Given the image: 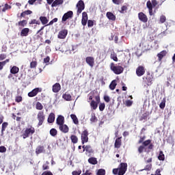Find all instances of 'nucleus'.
I'll return each mask as SVG.
<instances>
[{
  "instance_id": "f257e3e1",
  "label": "nucleus",
  "mask_w": 175,
  "mask_h": 175,
  "mask_svg": "<svg viewBox=\"0 0 175 175\" xmlns=\"http://www.w3.org/2000/svg\"><path fill=\"white\" fill-rule=\"evenodd\" d=\"M128 169V164L126 163H121L118 168H114L113 170V174L115 175H124L126 173V170Z\"/></svg>"
},
{
  "instance_id": "f03ea898",
  "label": "nucleus",
  "mask_w": 175,
  "mask_h": 175,
  "mask_svg": "<svg viewBox=\"0 0 175 175\" xmlns=\"http://www.w3.org/2000/svg\"><path fill=\"white\" fill-rule=\"evenodd\" d=\"M110 69L115 75H121L124 72V68L121 66H117L114 63H111Z\"/></svg>"
},
{
  "instance_id": "7ed1b4c3",
  "label": "nucleus",
  "mask_w": 175,
  "mask_h": 175,
  "mask_svg": "<svg viewBox=\"0 0 175 175\" xmlns=\"http://www.w3.org/2000/svg\"><path fill=\"white\" fill-rule=\"evenodd\" d=\"M95 100H92L90 102V107L92 110H96L98 109V105L100 103V96L99 95L96 96Z\"/></svg>"
},
{
  "instance_id": "20e7f679",
  "label": "nucleus",
  "mask_w": 175,
  "mask_h": 175,
  "mask_svg": "<svg viewBox=\"0 0 175 175\" xmlns=\"http://www.w3.org/2000/svg\"><path fill=\"white\" fill-rule=\"evenodd\" d=\"M37 120L38 121V126H42L43 125V122H44V120H46V116L44 115V111H40L37 115Z\"/></svg>"
},
{
  "instance_id": "39448f33",
  "label": "nucleus",
  "mask_w": 175,
  "mask_h": 175,
  "mask_svg": "<svg viewBox=\"0 0 175 175\" xmlns=\"http://www.w3.org/2000/svg\"><path fill=\"white\" fill-rule=\"evenodd\" d=\"M35 133V128L32 126L30 128H27L23 133L22 134V137L23 139H27V137H29V135H33Z\"/></svg>"
},
{
  "instance_id": "423d86ee",
  "label": "nucleus",
  "mask_w": 175,
  "mask_h": 175,
  "mask_svg": "<svg viewBox=\"0 0 175 175\" xmlns=\"http://www.w3.org/2000/svg\"><path fill=\"white\" fill-rule=\"evenodd\" d=\"M77 14H81V12L85 9V5L84 4V1L83 0H80L77 3Z\"/></svg>"
},
{
  "instance_id": "0eeeda50",
  "label": "nucleus",
  "mask_w": 175,
  "mask_h": 175,
  "mask_svg": "<svg viewBox=\"0 0 175 175\" xmlns=\"http://www.w3.org/2000/svg\"><path fill=\"white\" fill-rule=\"evenodd\" d=\"M5 118L3 117V115H0V125L2 124L1 126V135H3V133L5 131H6V129L8 128V126L9 125V123L8 122H4L3 120Z\"/></svg>"
},
{
  "instance_id": "6e6552de",
  "label": "nucleus",
  "mask_w": 175,
  "mask_h": 175,
  "mask_svg": "<svg viewBox=\"0 0 175 175\" xmlns=\"http://www.w3.org/2000/svg\"><path fill=\"white\" fill-rule=\"evenodd\" d=\"M88 130L85 129L81 135V140L82 144H84L85 143H88Z\"/></svg>"
},
{
  "instance_id": "1a4fd4ad",
  "label": "nucleus",
  "mask_w": 175,
  "mask_h": 175,
  "mask_svg": "<svg viewBox=\"0 0 175 175\" xmlns=\"http://www.w3.org/2000/svg\"><path fill=\"white\" fill-rule=\"evenodd\" d=\"M135 73L138 77H142L146 73V68L143 66H139L136 68Z\"/></svg>"
},
{
  "instance_id": "9d476101",
  "label": "nucleus",
  "mask_w": 175,
  "mask_h": 175,
  "mask_svg": "<svg viewBox=\"0 0 175 175\" xmlns=\"http://www.w3.org/2000/svg\"><path fill=\"white\" fill-rule=\"evenodd\" d=\"M39 92H42V88H36L33 90L29 92L27 95L29 98H33V96H36V95H38Z\"/></svg>"
},
{
  "instance_id": "9b49d317",
  "label": "nucleus",
  "mask_w": 175,
  "mask_h": 175,
  "mask_svg": "<svg viewBox=\"0 0 175 175\" xmlns=\"http://www.w3.org/2000/svg\"><path fill=\"white\" fill-rule=\"evenodd\" d=\"M69 18H73V11H68L65 13L62 16V23H65Z\"/></svg>"
},
{
  "instance_id": "f8f14e48",
  "label": "nucleus",
  "mask_w": 175,
  "mask_h": 175,
  "mask_svg": "<svg viewBox=\"0 0 175 175\" xmlns=\"http://www.w3.org/2000/svg\"><path fill=\"white\" fill-rule=\"evenodd\" d=\"M68 36V29H64L59 31L57 38L58 39H66Z\"/></svg>"
},
{
  "instance_id": "ddd939ff",
  "label": "nucleus",
  "mask_w": 175,
  "mask_h": 175,
  "mask_svg": "<svg viewBox=\"0 0 175 175\" xmlns=\"http://www.w3.org/2000/svg\"><path fill=\"white\" fill-rule=\"evenodd\" d=\"M86 64L90 66V68H94L95 65V58L94 57L88 56L85 58Z\"/></svg>"
},
{
  "instance_id": "4468645a",
  "label": "nucleus",
  "mask_w": 175,
  "mask_h": 175,
  "mask_svg": "<svg viewBox=\"0 0 175 175\" xmlns=\"http://www.w3.org/2000/svg\"><path fill=\"white\" fill-rule=\"evenodd\" d=\"M138 18L139 21H142V23H147V21H148L147 15H146L144 12H139L138 14Z\"/></svg>"
},
{
  "instance_id": "2eb2a0df",
  "label": "nucleus",
  "mask_w": 175,
  "mask_h": 175,
  "mask_svg": "<svg viewBox=\"0 0 175 175\" xmlns=\"http://www.w3.org/2000/svg\"><path fill=\"white\" fill-rule=\"evenodd\" d=\"M46 152V149H44V146L42 145H39L36 148V155H39V154H44Z\"/></svg>"
},
{
  "instance_id": "dca6fc26",
  "label": "nucleus",
  "mask_w": 175,
  "mask_h": 175,
  "mask_svg": "<svg viewBox=\"0 0 175 175\" xmlns=\"http://www.w3.org/2000/svg\"><path fill=\"white\" fill-rule=\"evenodd\" d=\"M56 124L59 126L65 124V118L62 115H59L56 119Z\"/></svg>"
},
{
  "instance_id": "f3484780",
  "label": "nucleus",
  "mask_w": 175,
  "mask_h": 175,
  "mask_svg": "<svg viewBox=\"0 0 175 175\" xmlns=\"http://www.w3.org/2000/svg\"><path fill=\"white\" fill-rule=\"evenodd\" d=\"M142 146L144 147H147V146H148V150H152V148H154V144H151V139H147L144 141L142 143Z\"/></svg>"
},
{
  "instance_id": "a211bd4d",
  "label": "nucleus",
  "mask_w": 175,
  "mask_h": 175,
  "mask_svg": "<svg viewBox=\"0 0 175 175\" xmlns=\"http://www.w3.org/2000/svg\"><path fill=\"white\" fill-rule=\"evenodd\" d=\"M52 91L55 94H57V92H59V91H61V84H59V83H55L53 85Z\"/></svg>"
},
{
  "instance_id": "6ab92c4d",
  "label": "nucleus",
  "mask_w": 175,
  "mask_h": 175,
  "mask_svg": "<svg viewBox=\"0 0 175 175\" xmlns=\"http://www.w3.org/2000/svg\"><path fill=\"white\" fill-rule=\"evenodd\" d=\"M59 131L63 132V133H68L69 132V127L68 125L63 124L59 126Z\"/></svg>"
},
{
  "instance_id": "aec40b11",
  "label": "nucleus",
  "mask_w": 175,
  "mask_h": 175,
  "mask_svg": "<svg viewBox=\"0 0 175 175\" xmlns=\"http://www.w3.org/2000/svg\"><path fill=\"white\" fill-rule=\"evenodd\" d=\"M122 137H120L117 138L115 141L114 147L115 148H120L122 144V141L121 140Z\"/></svg>"
},
{
  "instance_id": "412c9836",
  "label": "nucleus",
  "mask_w": 175,
  "mask_h": 175,
  "mask_svg": "<svg viewBox=\"0 0 175 175\" xmlns=\"http://www.w3.org/2000/svg\"><path fill=\"white\" fill-rule=\"evenodd\" d=\"M146 8H148V10H149V14L150 16H152V3L151 2V1H148L146 3Z\"/></svg>"
},
{
  "instance_id": "4be33fe9",
  "label": "nucleus",
  "mask_w": 175,
  "mask_h": 175,
  "mask_svg": "<svg viewBox=\"0 0 175 175\" xmlns=\"http://www.w3.org/2000/svg\"><path fill=\"white\" fill-rule=\"evenodd\" d=\"M167 52L166 51H162L159 53L157 54L158 61L161 62L162 59H163V57H166Z\"/></svg>"
},
{
  "instance_id": "5701e85b",
  "label": "nucleus",
  "mask_w": 175,
  "mask_h": 175,
  "mask_svg": "<svg viewBox=\"0 0 175 175\" xmlns=\"http://www.w3.org/2000/svg\"><path fill=\"white\" fill-rule=\"evenodd\" d=\"M62 98L67 102H70V100H72V95L68 92H66L62 95Z\"/></svg>"
},
{
  "instance_id": "b1692460",
  "label": "nucleus",
  "mask_w": 175,
  "mask_h": 175,
  "mask_svg": "<svg viewBox=\"0 0 175 175\" xmlns=\"http://www.w3.org/2000/svg\"><path fill=\"white\" fill-rule=\"evenodd\" d=\"M18 72H20V68L18 67H17L16 66H13L12 67H11L10 73L12 75H17V73H18Z\"/></svg>"
},
{
  "instance_id": "393cba45",
  "label": "nucleus",
  "mask_w": 175,
  "mask_h": 175,
  "mask_svg": "<svg viewBox=\"0 0 175 175\" xmlns=\"http://www.w3.org/2000/svg\"><path fill=\"white\" fill-rule=\"evenodd\" d=\"M54 121H55V114H54V113H51L48 117V122L49 124H53Z\"/></svg>"
},
{
  "instance_id": "a878e982",
  "label": "nucleus",
  "mask_w": 175,
  "mask_h": 175,
  "mask_svg": "<svg viewBox=\"0 0 175 175\" xmlns=\"http://www.w3.org/2000/svg\"><path fill=\"white\" fill-rule=\"evenodd\" d=\"M39 20L42 25H47V24L49 23V18L46 16H40L39 18Z\"/></svg>"
},
{
  "instance_id": "bb28decb",
  "label": "nucleus",
  "mask_w": 175,
  "mask_h": 175,
  "mask_svg": "<svg viewBox=\"0 0 175 175\" xmlns=\"http://www.w3.org/2000/svg\"><path fill=\"white\" fill-rule=\"evenodd\" d=\"M107 17L109 20H111V21H116V15L113 14L112 12H107Z\"/></svg>"
},
{
  "instance_id": "cd10ccee",
  "label": "nucleus",
  "mask_w": 175,
  "mask_h": 175,
  "mask_svg": "<svg viewBox=\"0 0 175 175\" xmlns=\"http://www.w3.org/2000/svg\"><path fill=\"white\" fill-rule=\"evenodd\" d=\"M29 33V28H24L21 31V36H28Z\"/></svg>"
},
{
  "instance_id": "c85d7f7f",
  "label": "nucleus",
  "mask_w": 175,
  "mask_h": 175,
  "mask_svg": "<svg viewBox=\"0 0 175 175\" xmlns=\"http://www.w3.org/2000/svg\"><path fill=\"white\" fill-rule=\"evenodd\" d=\"M64 3V0H55L52 3V8H55L56 6H58V5H62Z\"/></svg>"
},
{
  "instance_id": "c756f323",
  "label": "nucleus",
  "mask_w": 175,
  "mask_h": 175,
  "mask_svg": "<svg viewBox=\"0 0 175 175\" xmlns=\"http://www.w3.org/2000/svg\"><path fill=\"white\" fill-rule=\"evenodd\" d=\"M70 118L71 120H72V122H74V124H75V125H79V119L77 118V116H76V115L71 114Z\"/></svg>"
},
{
  "instance_id": "7c9ffc66",
  "label": "nucleus",
  "mask_w": 175,
  "mask_h": 175,
  "mask_svg": "<svg viewBox=\"0 0 175 175\" xmlns=\"http://www.w3.org/2000/svg\"><path fill=\"white\" fill-rule=\"evenodd\" d=\"M70 139L72 143H73V144H76L79 142V138L77 137V136H76L75 135H72L70 137Z\"/></svg>"
},
{
  "instance_id": "2f4dec72",
  "label": "nucleus",
  "mask_w": 175,
  "mask_h": 175,
  "mask_svg": "<svg viewBox=\"0 0 175 175\" xmlns=\"http://www.w3.org/2000/svg\"><path fill=\"white\" fill-rule=\"evenodd\" d=\"M148 116H150V112L146 111L145 112L140 118L139 121H143L144 120L145 121H147V118H148Z\"/></svg>"
},
{
  "instance_id": "473e14b6",
  "label": "nucleus",
  "mask_w": 175,
  "mask_h": 175,
  "mask_svg": "<svg viewBox=\"0 0 175 175\" xmlns=\"http://www.w3.org/2000/svg\"><path fill=\"white\" fill-rule=\"evenodd\" d=\"M116 87H117V81L113 80L111 81V83L109 85V88L111 90V91L116 90Z\"/></svg>"
},
{
  "instance_id": "72a5a7b5",
  "label": "nucleus",
  "mask_w": 175,
  "mask_h": 175,
  "mask_svg": "<svg viewBox=\"0 0 175 175\" xmlns=\"http://www.w3.org/2000/svg\"><path fill=\"white\" fill-rule=\"evenodd\" d=\"M88 162L91 165H97L98 164V160H96V158H95V157H90L88 159Z\"/></svg>"
},
{
  "instance_id": "f704fd0d",
  "label": "nucleus",
  "mask_w": 175,
  "mask_h": 175,
  "mask_svg": "<svg viewBox=\"0 0 175 175\" xmlns=\"http://www.w3.org/2000/svg\"><path fill=\"white\" fill-rule=\"evenodd\" d=\"M10 62V59H6L3 62H0V70H2V69H3V66H5V65H6Z\"/></svg>"
},
{
  "instance_id": "c9c22d12",
  "label": "nucleus",
  "mask_w": 175,
  "mask_h": 175,
  "mask_svg": "<svg viewBox=\"0 0 175 175\" xmlns=\"http://www.w3.org/2000/svg\"><path fill=\"white\" fill-rule=\"evenodd\" d=\"M27 23L28 22L27 21V20H23L16 23V25H18V27H25V25H27Z\"/></svg>"
},
{
  "instance_id": "e433bc0d",
  "label": "nucleus",
  "mask_w": 175,
  "mask_h": 175,
  "mask_svg": "<svg viewBox=\"0 0 175 175\" xmlns=\"http://www.w3.org/2000/svg\"><path fill=\"white\" fill-rule=\"evenodd\" d=\"M159 161H165V154H163V151L160 150L158 156Z\"/></svg>"
},
{
  "instance_id": "4c0bfd02",
  "label": "nucleus",
  "mask_w": 175,
  "mask_h": 175,
  "mask_svg": "<svg viewBox=\"0 0 175 175\" xmlns=\"http://www.w3.org/2000/svg\"><path fill=\"white\" fill-rule=\"evenodd\" d=\"M111 59H113V61H115V62H118V57H117V53L113 52L111 54L110 56Z\"/></svg>"
},
{
  "instance_id": "58836bf2",
  "label": "nucleus",
  "mask_w": 175,
  "mask_h": 175,
  "mask_svg": "<svg viewBox=\"0 0 175 175\" xmlns=\"http://www.w3.org/2000/svg\"><path fill=\"white\" fill-rule=\"evenodd\" d=\"M97 121H98V118H96L95 113H92L91 118H90V122H96Z\"/></svg>"
},
{
  "instance_id": "ea45409f",
  "label": "nucleus",
  "mask_w": 175,
  "mask_h": 175,
  "mask_svg": "<svg viewBox=\"0 0 175 175\" xmlns=\"http://www.w3.org/2000/svg\"><path fill=\"white\" fill-rule=\"evenodd\" d=\"M49 133L51 136L55 137V136H57V133H58V131H57V129H51Z\"/></svg>"
},
{
  "instance_id": "a19ab883",
  "label": "nucleus",
  "mask_w": 175,
  "mask_h": 175,
  "mask_svg": "<svg viewBox=\"0 0 175 175\" xmlns=\"http://www.w3.org/2000/svg\"><path fill=\"white\" fill-rule=\"evenodd\" d=\"M49 165H50V163L49 161H46V163L42 165V170H49V169H50V166H49Z\"/></svg>"
},
{
  "instance_id": "79ce46f5",
  "label": "nucleus",
  "mask_w": 175,
  "mask_h": 175,
  "mask_svg": "<svg viewBox=\"0 0 175 175\" xmlns=\"http://www.w3.org/2000/svg\"><path fill=\"white\" fill-rule=\"evenodd\" d=\"M86 152L88 154H92L94 152V150L92 149V147H91L90 145L86 146Z\"/></svg>"
},
{
  "instance_id": "37998d69",
  "label": "nucleus",
  "mask_w": 175,
  "mask_h": 175,
  "mask_svg": "<svg viewBox=\"0 0 175 175\" xmlns=\"http://www.w3.org/2000/svg\"><path fill=\"white\" fill-rule=\"evenodd\" d=\"M165 106H166V100L165 98H163L159 105V107H160V109H165Z\"/></svg>"
},
{
  "instance_id": "c03bdc74",
  "label": "nucleus",
  "mask_w": 175,
  "mask_h": 175,
  "mask_svg": "<svg viewBox=\"0 0 175 175\" xmlns=\"http://www.w3.org/2000/svg\"><path fill=\"white\" fill-rule=\"evenodd\" d=\"M36 66H38V62L32 61L30 63V68H31V69H35V68H36Z\"/></svg>"
},
{
  "instance_id": "a18cd8bd",
  "label": "nucleus",
  "mask_w": 175,
  "mask_h": 175,
  "mask_svg": "<svg viewBox=\"0 0 175 175\" xmlns=\"http://www.w3.org/2000/svg\"><path fill=\"white\" fill-rule=\"evenodd\" d=\"M29 24L30 25H33V24H36L37 25H40V22L39 21H37L36 19H33V20H31V21L29 23Z\"/></svg>"
},
{
  "instance_id": "49530a36",
  "label": "nucleus",
  "mask_w": 175,
  "mask_h": 175,
  "mask_svg": "<svg viewBox=\"0 0 175 175\" xmlns=\"http://www.w3.org/2000/svg\"><path fill=\"white\" fill-rule=\"evenodd\" d=\"M126 10H128V6L123 5L122 6L121 10L119 12L120 13L124 14V13H126Z\"/></svg>"
},
{
  "instance_id": "de8ad7c7",
  "label": "nucleus",
  "mask_w": 175,
  "mask_h": 175,
  "mask_svg": "<svg viewBox=\"0 0 175 175\" xmlns=\"http://www.w3.org/2000/svg\"><path fill=\"white\" fill-rule=\"evenodd\" d=\"M96 175H106V170L103 169H99L96 173Z\"/></svg>"
},
{
  "instance_id": "09e8293b",
  "label": "nucleus",
  "mask_w": 175,
  "mask_h": 175,
  "mask_svg": "<svg viewBox=\"0 0 175 175\" xmlns=\"http://www.w3.org/2000/svg\"><path fill=\"white\" fill-rule=\"evenodd\" d=\"M36 109L37 110H43V105H42V103L38 102L36 105Z\"/></svg>"
},
{
  "instance_id": "8fccbe9b",
  "label": "nucleus",
  "mask_w": 175,
  "mask_h": 175,
  "mask_svg": "<svg viewBox=\"0 0 175 175\" xmlns=\"http://www.w3.org/2000/svg\"><path fill=\"white\" fill-rule=\"evenodd\" d=\"M152 168V163H148L147 164L144 170H142L141 172H143V170H150V169Z\"/></svg>"
},
{
  "instance_id": "3c124183",
  "label": "nucleus",
  "mask_w": 175,
  "mask_h": 175,
  "mask_svg": "<svg viewBox=\"0 0 175 175\" xmlns=\"http://www.w3.org/2000/svg\"><path fill=\"white\" fill-rule=\"evenodd\" d=\"M166 21V16L165 15H161L160 16L159 23L160 24H163Z\"/></svg>"
},
{
  "instance_id": "603ef678",
  "label": "nucleus",
  "mask_w": 175,
  "mask_h": 175,
  "mask_svg": "<svg viewBox=\"0 0 175 175\" xmlns=\"http://www.w3.org/2000/svg\"><path fill=\"white\" fill-rule=\"evenodd\" d=\"M105 107H106V105H105V103H101L99 104L100 111H103V110H105Z\"/></svg>"
},
{
  "instance_id": "864d4df0",
  "label": "nucleus",
  "mask_w": 175,
  "mask_h": 175,
  "mask_svg": "<svg viewBox=\"0 0 175 175\" xmlns=\"http://www.w3.org/2000/svg\"><path fill=\"white\" fill-rule=\"evenodd\" d=\"M15 102H16L17 103H20V102H23V96H16L15 97Z\"/></svg>"
},
{
  "instance_id": "5fc2aeb1",
  "label": "nucleus",
  "mask_w": 175,
  "mask_h": 175,
  "mask_svg": "<svg viewBox=\"0 0 175 175\" xmlns=\"http://www.w3.org/2000/svg\"><path fill=\"white\" fill-rule=\"evenodd\" d=\"M132 105H133V101L131 100H127L125 102V105L127 107H131V106H132Z\"/></svg>"
},
{
  "instance_id": "6e6d98bb",
  "label": "nucleus",
  "mask_w": 175,
  "mask_h": 175,
  "mask_svg": "<svg viewBox=\"0 0 175 175\" xmlns=\"http://www.w3.org/2000/svg\"><path fill=\"white\" fill-rule=\"evenodd\" d=\"M112 2L115 5H121V3H124V0H112Z\"/></svg>"
},
{
  "instance_id": "4d7b16f0",
  "label": "nucleus",
  "mask_w": 175,
  "mask_h": 175,
  "mask_svg": "<svg viewBox=\"0 0 175 175\" xmlns=\"http://www.w3.org/2000/svg\"><path fill=\"white\" fill-rule=\"evenodd\" d=\"M11 8H12V6L9 5V4L8 3H5V6L2 9V12H6L8 9H11Z\"/></svg>"
},
{
  "instance_id": "13d9d810",
  "label": "nucleus",
  "mask_w": 175,
  "mask_h": 175,
  "mask_svg": "<svg viewBox=\"0 0 175 175\" xmlns=\"http://www.w3.org/2000/svg\"><path fill=\"white\" fill-rule=\"evenodd\" d=\"M88 27L89 28L94 27V21H92V20L88 21Z\"/></svg>"
},
{
  "instance_id": "bf43d9fd",
  "label": "nucleus",
  "mask_w": 175,
  "mask_h": 175,
  "mask_svg": "<svg viewBox=\"0 0 175 175\" xmlns=\"http://www.w3.org/2000/svg\"><path fill=\"white\" fill-rule=\"evenodd\" d=\"M58 21V18H53L52 21H51L49 22V24H47L46 25L49 26V25H53V24H54V23H57Z\"/></svg>"
},
{
  "instance_id": "052dcab7",
  "label": "nucleus",
  "mask_w": 175,
  "mask_h": 175,
  "mask_svg": "<svg viewBox=\"0 0 175 175\" xmlns=\"http://www.w3.org/2000/svg\"><path fill=\"white\" fill-rule=\"evenodd\" d=\"M145 146H144L143 145L140 146L139 148H138V152L139 154H142L143 152V151H144V149H145Z\"/></svg>"
},
{
  "instance_id": "680f3d73",
  "label": "nucleus",
  "mask_w": 175,
  "mask_h": 175,
  "mask_svg": "<svg viewBox=\"0 0 175 175\" xmlns=\"http://www.w3.org/2000/svg\"><path fill=\"white\" fill-rule=\"evenodd\" d=\"M87 21H88V19H87L85 18H82L81 24H82V25H83V27H85V25H87Z\"/></svg>"
},
{
  "instance_id": "e2e57ef3",
  "label": "nucleus",
  "mask_w": 175,
  "mask_h": 175,
  "mask_svg": "<svg viewBox=\"0 0 175 175\" xmlns=\"http://www.w3.org/2000/svg\"><path fill=\"white\" fill-rule=\"evenodd\" d=\"M146 140V135H144L143 137H140L139 140L138 141V144H142L143 142Z\"/></svg>"
},
{
  "instance_id": "0e129e2a",
  "label": "nucleus",
  "mask_w": 175,
  "mask_h": 175,
  "mask_svg": "<svg viewBox=\"0 0 175 175\" xmlns=\"http://www.w3.org/2000/svg\"><path fill=\"white\" fill-rule=\"evenodd\" d=\"M72 175H81V170H78V171H73V172H72Z\"/></svg>"
},
{
  "instance_id": "69168bd1",
  "label": "nucleus",
  "mask_w": 175,
  "mask_h": 175,
  "mask_svg": "<svg viewBox=\"0 0 175 175\" xmlns=\"http://www.w3.org/2000/svg\"><path fill=\"white\" fill-rule=\"evenodd\" d=\"M0 152H6V147L3 146H0Z\"/></svg>"
},
{
  "instance_id": "338daca9",
  "label": "nucleus",
  "mask_w": 175,
  "mask_h": 175,
  "mask_svg": "<svg viewBox=\"0 0 175 175\" xmlns=\"http://www.w3.org/2000/svg\"><path fill=\"white\" fill-rule=\"evenodd\" d=\"M41 175H53V172L50 171H44Z\"/></svg>"
},
{
  "instance_id": "774afa93",
  "label": "nucleus",
  "mask_w": 175,
  "mask_h": 175,
  "mask_svg": "<svg viewBox=\"0 0 175 175\" xmlns=\"http://www.w3.org/2000/svg\"><path fill=\"white\" fill-rule=\"evenodd\" d=\"M83 174H85V175H92V172L90 170H88L85 171V172Z\"/></svg>"
}]
</instances>
